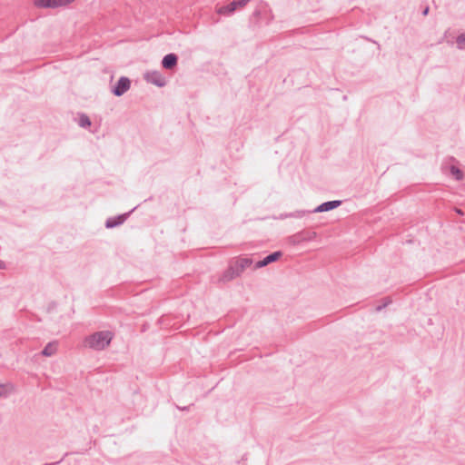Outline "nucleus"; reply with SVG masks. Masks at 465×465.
<instances>
[{
  "label": "nucleus",
  "instance_id": "22",
  "mask_svg": "<svg viewBox=\"0 0 465 465\" xmlns=\"http://www.w3.org/2000/svg\"><path fill=\"white\" fill-rule=\"evenodd\" d=\"M260 14H261V12H260L259 10H255V11L253 12V15H254V16H259V15H260Z\"/></svg>",
  "mask_w": 465,
  "mask_h": 465
},
{
  "label": "nucleus",
  "instance_id": "11",
  "mask_svg": "<svg viewBox=\"0 0 465 465\" xmlns=\"http://www.w3.org/2000/svg\"><path fill=\"white\" fill-rule=\"evenodd\" d=\"M58 343L56 341H51L46 344V346L42 351V355L45 357H50L55 354L57 351Z\"/></svg>",
  "mask_w": 465,
  "mask_h": 465
},
{
  "label": "nucleus",
  "instance_id": "16",
  "mask_svg": "<svg viewBox=\"0 0 465 465\" xmlns=\"http://www.w3.org/2000/svg\"><path fill=\"white\" fill-rule=\"evenodd\" d=\"M457 47L460 50L465 49V33L459 35L456 38Z\"/></svg>",
  "mask_w": 465,
  "mask_h": 465
},
{
  "label": "nucleus",
  "instance_id": "23",
  "mask_svg": "<svg viewBox=\"0 0 465 465\" xmlns=\"http://www.w3.org/2000/svg\"><path fill=\"white\" fill-rule=\"evenodd\" d=\"M456 213L462 215L463 212L460 209H456Z\"/></svg>",
  "mask_w": 465,
  "mask_h": 465
},
{
  "label": "nucleus",
  "instance_id": "20",
  "mask_svg": "<svg viewBox=\"0 0 465 465\" xmlns=\"http://www.w3.org/2000/svg\"><path fill=\"white\" fill-rule=\"evenodd\" d=\"M429 11H430V7L429 6H426L423 10H422V15H427L429 14Z\"/></svg>",
  "mask_w": 465,
  "mask_h": 465
},
{
  "label": "nucleus",
  "instance_id": "13",
  "mask_svg": "<svg viewBox=\"0 0 465 465\" xmlns=\"http://www.w3.org/2000/svg\"><path fill=\"white\" fill-rule=\"evenodd\" d=\"M450 172L451 175H453L457 181H460L463 179V173L459 167H457L455 165H451L450 167Z\"/></svg>",
  "mask_w": 465,
  "mask_h": 465
},
{
  "label": "nucleus",
  "instance_id": "9",
  "mask_svg": "<svg viewBox=\"0 0 465 465\" xmlns=\"http://www.w3.org/2000/svg\"><path fill=\"white\" fill-rule=\"evenodd\" d=\"M341 204V201H340V200L328 201V202L322 203V204L318 205L311 213L329 212V211H331V210L339 207Z\"/></svg>",
  "mask_w": 465,
  "mask_h": 465
},
{
  "label": "nucleus",
  "instance_id": "5",
  "mask_svg": "<svg viewBox=\"0 0 465 465\" xmlns=\"http://www.w3.org/2000/svg\"><path fill=\"white\" fill-rule=\"evenodd\" d=\"M144 79L158 87H163L166 84V80L163 74L158 71L148 72L144 74Z\"/></svg>",
  "mask_w": 465,
  "mask_h": 465
},
{
  "label": "nucleus",
  "instance_id": "19",
  "mask_svg": "<svg viewBox=\"0 0 465 465\" xmlns=\"http://www.w3.org/2000/svg\"><path fill=\"white\" fill-rule=\"evenodd\" d=\"M268 263H255L254 270L266 266Z\"/></svg>",
  "mask_w": 465,
  "mask_h": 465
},
{
  "label": "nucleus",
  "instance_id": "18",
  "mask_svg": "<svg viewBox=\"0 0 465 465\" xmlns=\"http://www.w3.org/2000/svg\"><path fill=\"white\" fill-rule=\"evenodd\" d=\"M306 213L305 211H297L295 213H292L289 214L290 217H295V218H301Z\"/></svg>",
  "mask_w": 465,
  "mask_h": 465
},
{
  "label": "nucleus",
  "instance_id": "1",
  "mask_svg": "<svg viewBox=\"0 0 465 465\" xmlns=\"http://www.w3.org/2000/svg\"><path fill=\"white\" fill-rule=\"evenodd\" d=\"M114 333L110 331H100L85 337L84 343L94 351H103L111 343Z\"/></svg>",
  "mask_w": 465,
  "mask_h": 465
},
{
  "label": "nucleus",
  "instance_id": "8",
  "mask_svg": "<svg viewBox=\"0 0 465 465\" xmlns=\"http://www.w3.org/2000/svg\"><path fill=\"white\" fill-rule=\"evenodd\" d=\"M135 208H134L131 212L129 213H124V214H120V215H117V216H114V217H110L106 220L105 222V227L107 229H112V228H114V227H117L121 224H123L125 220L128 218L129 214L134 210Z\"/></svg>",
  "mask_w": 465,
  "mask_h": 465
},
{
  "label": "nucleus",
  "instance_id": "14",
  "mask_svg": "<svg viewBox=\"0 0 465 465\" xmlns=\"http://www.w3.org/2000/svg\"><path fill=\"white\" fill-rule=\"evenodd\" d=\"M314 236H315V232H301V233L295 235L294 237L296 238L297 242H301V241H304V240H311Z\"/></svg>",
  "mask_w": 465,
  "mask_h": 465
},
{
  "label": "nucleus",
  "instance_id": "17",
  "mask_svg": "<svg viewBox=\"0 0 465 465\" xmlns=\"http://www.w3.org/2000/svg\"><path fill=\"white\" fill-rule=\"evenodd\" d=\"M391 303V300L390 297H386L383 299V302L380 305H378L376 308H375V311L376 312H381L382 309L386 308L389 304Z\"/></svg>",
  "mask_w": 465,
  "mask_h": 465
},
{
  "label": "nucleus",
  "instance_id": "10",
  "mask_svg": "<svg viewBox=\"0 0 465 465\" xmlns=\"http://www.w3.org/2000/svg\"><path fill=\"white\" fill-rule=\"evenodd\" d=\"M178 62V56L175 54H168L163 56L162 60V66L164 69L170 70L176 66Z\"/></svg>",
  "mask_w": 465,
  "mask_h": 465
},
{
  "label": "nucleus",
  "instance_id": "15",
  "mask_svg": "<svg viewBox=\"0 0 465 465\" xmlns=\"http://www.w3.org/2000/svg\"><path fill=\"white\" fill-rule=\"evenodd\" d=\"M78 124L81 127L86 128L91 125V120L86 114H83L79 118Z\"/></svg>",
  "mask_w": 465,
  "mask_h": 465
},
{
  "label": "nucleus",
  "instance_id": "3",
  "mask_svg": "<svg viewBox=\"0 0 465 465\" xmlns=\"http://www.w3.org/2000/svg\"><path fill=\"white\" fill-rule=\"evenodd\" d=\"M250 0H233L228 5H223L217 9V13L222 15H230L238 8L243 7Z\"/></svg>",
  "mask_w": 465,
  "mask_h": 465
},
{
  "label": "nucleus",
  "instance_id": "21",
  "mask_svg": "<svg viewBox=\"0 0 465 465\" xmlns=\"http://www.w3.org/2000/svg\"><path fill=\"white\" fill-rule=\"evenodd\" d=\"M6 269V263H0V270H5Z\"/></svg>",
  "mask_w": 465,
  "mask_h": 465
},
{
  "label": "nucleus",
  "instance_id": "12",
  "mask_svg": "<svg viewBox=\"0 0 465 465\" xmlns=\"http://www.w3.org/2000/svg\"><path fill=\"white\" fill-rule=\"evenodd\" d=\"M15 387L11 382L0 383V398H6L14 392Z\"/></svg>",
  "mask_w": 465,
  "mask_h": 465
},
{
  "label": "nucleus",
  "instance_id": "6",
  "mask_svg": "<svg viewBox=\"0 0 465 465\" xmlns=\"http://www.w3.org/2000/svg\"><path fill=\"white\" fill-rule=\"evenodd\" d=\"M73 1L74 0H35V5L37 7L42 8H55L58 6L66 5Z\"/></svg>",
  "mask_w": 465,
  "mask_h": 465
},
{
  "label": "nucleus",
  "instance_id": "2",
  "mask_svg": "<svg viewBox=\"0 0 465 465\" xmlns=\"http://www.w3.org/2000/svg\"><path fill=\"white\" fill-rule=\"evenodd\" d=\"M248 263H233L220 277L219 281L227 282L239 276L245 269Z\"/></svg>",
  "mask_w": 465,
  "mask_h": 465
},
{
  "label": "nucleus",
  "instance_id": "4",
  "mask_svg": "<svg viewBox=\"0 0 465 465\" xmlns=\"http://www.w3.org/2000/svg\"><path fill=\"white\" fill-rule=\"evenodd\" d=\"M130 86H131L130 79L125 76H122L117 81L116 84L113 87L112 93L115 96H122L124 94H125L130 89Z\"/></svg>",
  "mask_w": 465,
  "mask_h": 465
},
{
  "label": "nucleus",
  "instance_id": "7",
  "mask_svg": "<svg viewBox=\"0 0 465 465\" xmlns=\"http://www.w3.org/2000/svg\"><path fill=\"white\" fill-rule=\"evenodd\" d=\"M282 256V252L281 251H276L265 255L264 257H259L257 259L245 257L241 258L237 262H277Z\"/></svg>",
  "mask_w": 465,
  "mask_h": 465
}]
</instances>
